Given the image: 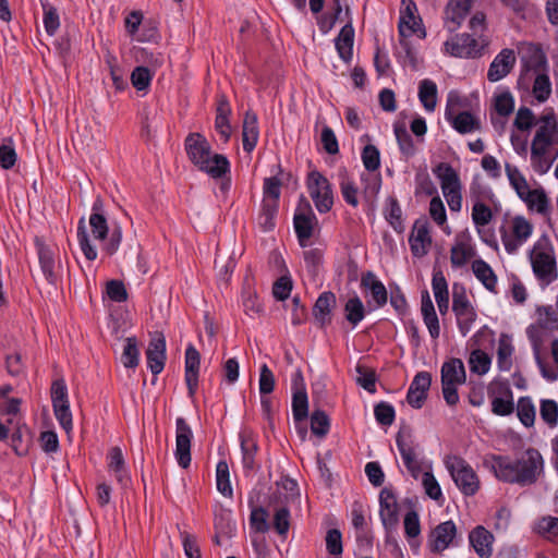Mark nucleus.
I'll return each mask as SVG.
<instances>
[{
	"label": "nucleus",
	"mask_w": 558,
	"mask_h": 558,
	"mask_svg": "<svg viewBox=\"0 0 558 558\" xmlns=\"http://www.w3.org/2000/svg\"><path fill=\"white\" fill-rule=\"evenodd\" d=\"M122 238V228L118 222H112L109 226L102 211V202L99 198L93 203L88 225H86L84 218L78 220V245L83 255L89 262L95 260L98 256L94 242L101 244V251L105 255L112 256L119 251Z\"/></svg>",
	"instance_id": "nucleus-1"
},
{
	"label": "nucleus",
	"mask_w": 558,
	"mask_h": 558,
	"mask_svg": "<svg viewBox=\"0 0 558 558\" xmlns=\"http://www.w3.org/2000/svg\"><path fill=\"white\" fill-rule=\"evenodd\" d=\"M558 158V120L553 109L539 117L530 146V166L537 174L547 173Z\"/></svg>",
	"instance_id": "nucleus-2"
},
{
	"label": "nucleus",
	"mask_w": 558,
	"mask_h": 558,
	"mask_svg": "<svg viewBox=\"0 0 558 558\" xmlns=\"http://www.w3.org/2000/svg\"><path fill=\"white\" fill-rule=\"evenodd\" d=\"M184 147L190 161L210 178L221 179L230 172V162L227 157L214 154L210 144L202 134H189L185 138Z\"/></svg>",
	"instance_id": "nucleus-3"
},
{
	"label": "nucleus",
	"mask_w": 558,
	"mask_h": 558,
	"mask_svg": "<svg viewBox=\"0 0 558 558\" xmlns=\"http://www.w3.org/2000/svg\"><path fill=\"white\" fill-rule=\"evenodd\" d=\"M529 257L533 274L541 284L548 286L558 278L555 251L547 238L534 243Z\"/></svg>",
	"instance_id": "nucleus-4"
},
{
	"label": "nucleus",
	"mask_w": 558,
	"mask_h": 558,
	"mask_svg": "<svg viewBox=\"0 0 558 558\" xmlns=\"http://www.w3.org/2000/svg\"><path fill=\"white\" fill-rule=\"evenodd\" d=\"M442 44L441 52L446 56L460 59H476L485 53L489 45L486 35L475 37L470 33H452Z\"/></svg>",
	"instance_id": "nucleus-5"
},
{
	"label": "nucleus",
	"mask_w": 558,
	"mask_h": 558,
	"mask_svg": "<svg viewBox=\"0 0 558 558\" xmlns=\"http://www.w3.org/2000/svg\"><path fill=\"white\" fill-rule=\"evenodd\" d=\"M444 464L456 486L464 496H474L480 490V477L463 458L449 454L445 457Z\"/></svg>",
	"instance_id": "nucleus-6"
},
{
	"label": "nucleus",
	"mask_w": 558,
	"mask_h": 558,
	"mask_svg": "<svg viewBox=\"0 0 558 558\" xmlns=\"http://www.w3.org/2000/svg\"><path fill=\"white\" fill-rule=\"evenodd\" d=\"M440 376L441 390L446 403L450 407L457 405L460 400L458 387L466 381L463 362L460 359L446 361L441 366Z\"/></svg>",
	"instance_id": "nucleus-7"
},
{
	"label": "nucleus",
	"mask_w": 558,
	"mask_h": 558,
	"mask_svg": "<svg viewBox=\"0 0 558 558\" xmlns=\"http://www.w3.org/2000/svg\"><path fill=\"white\" fill-rule=\"evenodd\" d=\"M439 180L442 194L451 211H460L462 208V184L458 172L447 162H440L433 169Z\"/></svg>",
	"instance_id": "nucleus-8"
},
{
	"label": "nucleus",
	"mask_w": 558,
	"mask_h": 558,
	"mask_svg": "<svg viewBox=\"0 0 558 558\" xmlns=\"http://www.w3.org/2000/svg\"><path fill=\"white\" fill-rule=\"evenodd\" d=\"M502 245L508 254H515L531 238L532 223L522 216H515L504 222L499 229Z\"/></svg>",
	"instance_id": "nucleus-9"
},
{
	"label": "nucleus",
	"mask_w": 558,
	"mask_h": 558,
	"mask_svg": "<svg viewBox=\"0 0 558 558\" xmlns=\"http://www.w3.org/2000/svg\"><path fill=\"white\" fill-rule=\"evenodd\" d=\"M452 312L460 333L466 336L477 319V313L462 284L452 286Z\"/></svg>",
	"instance_id": "nucleus-10"
},
{
	"label": "nucleus",
	"mask_w": 558,
	"mask_h": 558,
	"mask_svg": "<svg viewBox=\"0 0 558 558\" xmlns=\"http://www.w3.org/2000/svg\"><path fill=\"white\" fill-rule=\"evenodd\" d=\"M526 336L531 343L534 360L539 368L541 375L548 381L558 379V369L553 368L542 357L544 344L548 340L549 332L547 328L541 324H532L526 328Z\"/></svg>",
	"instance_id": "nucleus-11"
},
{
	"label": "nucleus",
	"mask_w": 558,
	"mask_h": 558,
	"mask_svg": "<svg viewBox=\"0 0 558 558\" xmlns=\"http://www.w3.org/2000/svg\"><path fill=\"white\" fill-rule=\"evenodd\" d=\"M306 187L316 209L320 214L328 213L333 205V193L328 179L319 171L312 170L306 178Z\"/></svg>",
	"instance_id": "nucleus-12"
},
{
	"label": "nucleus",
	"mask_w": 558,
	"mask_h": 558,
	"mask_svg": "<svg viewBox=\"0 0 558 558\" xmlns=\"http://www.w3.org/2000/svg\"><path fill=\"white\" fill-rule=\"evenodd\" d=\"M519 485L534 484L544 471V459L538 450L527 448L515 459Z\"/></svg>",
	"instance_id": "nucleus-13"
},
{
	"label": "nucleus",
	"mask_w": 558,
	"mask_h": 558,
	"mask_svg": "<svg viewBox=\"0 0 558 558\" xmlns=\"http://www.w3.org/2000/svg\"><path fill=\"white\" fill-rule=\"evenodd\" d=\"M398 32L403 39L414 35L421 39L426 37V29L413 0H401Z\"/></svg>",
	"instance_id": "nucleus-14"
},
{
	"label": "nucleus",
	"mask_w": 558,
	"mask_h": 558,
	"mask_svg": "<svg viewBox=\"0 0 558 558\" xmlns=\"http://www.w3.org/2000/svg\"><path fill=\"white\" fill-rule=\"evenodd\" d=\"M294 230L301 246H307L311 238L318 227V220L311 204L302 198L295 209L293 217Z\"/></svg>",
	"instance_id": "nucleus-15"
},
{
	"label": "nucleus",
	"mask_w": 558,
	"mask_h": 558,
	"mask_svg": "<svg viewBox=\"0 0 558 558\" xmlns=\"http://www.w3.org/2000/svg\"><path fill=\"white\" fill-rule=\"evenodd\" d=\"M522 73L519 83L525 82L531 74L548 70L546 56L538 45L524 43L519 47Z\"/></svg>",
	"instance_id": "nucleus-16"
},
{
	"label": "nucleus",
	"mask_w": 558,
	"mask_h": 558,
	"mask_svg": "<svg viewBox=\"0 0 558 558\" xmlns=\"http://www.w3.org/2000/svg\"><path fill=\"white\" fill-rule=\"evenodd\" d=\"M457 534L458 530L453 521L441 522L429 532L427 547L432 553L441 554L454 545Z\"/></svg>",
	"instance_id": "nucleus-17"
},
{
	"label": "nucleus",
	"mask_w": 558,
	"mask_h": 558,
	"mask_svg": "<svg viewBox=\"0 0 558 558\" xmlns=\"http://www.w3.org/2000/svg\"><path fill=\"white\" fill-rule=\"evenodd\" d=\"M476 255L473 238L468 230L456 234L450 248V263L452 268L464 267Z\"/></svg>",
	"instance_id": "nucleus-18"
},
{
	"label": "nucleus",
	"mask_w": 558,
	"mask_h": 558,
	"mask_svg": "<svg viewBox=\"0 0 558 558\" xmlns=\"http://www.w3.org/2000/svg\"><path fill=\"white\" fill-rule=\"evenodd\" d=\"M475 0H448L442 14L444 27L456 33L470 14Z\"/></svg>",
	"instance_id": "nucleus-19"
},
{
	"label": "nucleus",
	"mask_w": 558,
	"mask_h": 558,
	"mask_svg": "<svg viewBox=\"0 0 558 558\" xmlns=\"http://www.w3.org/2000/svg\"><path fill=\"white\" fill-rule=\"evenodd\" d=\"M193 432L183 417L175 420V451L174 456L178 464L186 469L191 464V441Z\"/></svg>",
	"instance_id": "nucleus-20"
},
{
	"label": "nucleus",
	"mask_w": 558,
	"mask_h": 558,
	"mask_svg": "<svg viewBox=\"0 0 558 558\" xmlns=\"http://www.w3.org/2000/svg\"><path fill=\"white\" fill-rule=\"evenodd\" d=\"M396 444L405 468L414 478H418L422 473V465L417 459L416 448L413 444L410 430H399L396 437Z\"/></svg>",
	"instance_id": "nucleus-21"
},
{
	"label": "nucleus",
	"mask_w": 558,
	"mask_h": 558,
	"mask_svg": "<svg viewBox=\"0 0 558 558\" xmlns=\"http://www.w3.org/2000/svg\"><path fill=\"white\" fill-rule=\"evenodd\" d=\"M379 517L387 532L393 531L399 523V507L397 497L389 488L381 489L379 494Z\"/></svg>",
	"instance_id": "nucleus-22"
},
{
	"label": "nucleus",
	"mask_w": 558,
	"mask_h": 558,
	"mask_svg": "<svg viewBox=\"0 0 558 558\" xmlns=\"http://www.w3.org/2000/svg\"><path fill=\"white\" fill-rule=\"evenodd\" d=\"M409 243L415 257H423L428 253L432 245V235L426 219H418L414 222Z\"/></svg>",
	"instance_id": "nucleus-23"
},
{
	"label": "nucleus",
	"mask_w": 558,
	"mask_h": 558,
	"mask_svg": "<svg viewBox=\"0 0 558 558\" xmlns=\"http://www.w3.org/2000/svg\"><path fill=\"white\" fill-rule=\"evenodd\" d=\"M486 463L499 481L510 484H519L515 460H512L508 456L493 454Z\"/></svg>",
	"instance_id": "nucleus-24"
},
{
	"label": "nucleus",
	"mask_w": 558,
	"mask_h": 558,
	"mask_svg": "<svg viewBox=\"0 0 558 558\" xmlns=\"http://www.w3.org/2000/svg\"><path fill=\"white\" fill-rule=\"evenodd\" d=\"M432 384V376L428 372L417 373L407 393L408 403L414 409H421L427 398V392Z\"/></svg>",
	"instance_id": "nucleus-25"
},
{
	"label": "nucleus",
	"mask_w": 558,
	"mask_h": 558,
	"mask_svg": "<svg viewBox=\"0 0 558 558\" xmlns=\"http://www.w3.org/2000/svg\"><path fill=\"white\" fill-rule=\"evenodd\" d=\"M345 25L340 29L339 35L335 39L337 52L345 63H349L353 57L354 28L352 17L350 16V8H345Z\"/></svg>",
	"instance_id": "nucleus-26"
},
{
	"label": "nucleus",
	"mask_w": 558,
	"mask_h": 558,
	"mask_svg": "<svg viewBox=\"0 0 558 558\" xmlns=\"http://www.w3.org/2000/svg\"><path fill=\"white\" fill-rule=\"evenodd\" d=\"M515 64V54L512 49H502L492 61L487 80L489 82H498L507 76Z\"/></svg>",
	"instance_id": "nucleus-27"
},
{
	"label": "nucleus",
	"mask_w": 558,
	"mask_h": 558,
	"mask_svg": "<svg viewBox=\"0 0 558 558\" xmlns=\"http://www.w3.org/2000/svg\"><path fill=\"white\" fill-rule=\"evenodd\" d=\"M147 367L154 375L162 372L166 362V340L165 337L158 335L154 337L146 350Z\"/></svg>",
	"instance_id": "nucleus-28"
},
{
	"label": "nucleus",
	"mask_w": 558,
	"mask_h": 558,
	"mask_svg": "<svg viewBox=\"0 0 558 558\" xmlns=\"http://www.w3.org/2000/svg\"><path fill=\"white\" fill-rule=\"evenodd\" d=\"M495 537L484 526L474 527L469 534V542L480 558H490Z\"/></svg>",
	"instance_id": "nucleus-29"
},
{
	"label": "nucleus",
	"mask_w": 558,
	"mask_h": 558,
	"mask_svg": "<svg viewBox=\"0 0 558 558\" xmlns=\"http://www.w3.org/2000/svg\"><path fill=\"white\" fill-rule=\"evenodd\" d=\"M199 364V352L193 344H189L185 350V383L190 396H194L198 387Z\"/></svg>",
	"instance_id": "nucleus-30"
},
{
	"label": "nucleus",
	"mask_w": 558,
	"mask_h": 558,
	"mask_svg": "<svg viewBox=\"0 0 558 558\" xmlns=\"http://www.w3.org/2000/svg\"><path fill=\"white\" fill-rule=\"evenodd\" d=\"M519 84L525 86L532 84V95L539 104L545 102L551 95V82L548 70L533 73L525 82Z\"/></svg>",
	"instance_id": "nucleus-31"
},
{
	"label": "nucleus",
	"mask_w": 558,
	"mask_h": 558,
	"mask_svg": "<svg viewBox=\"0 0 558 558\" xmlns=\"http://www.w3.org/2000/svg\"><path fill=\"white\" fill-rule=\"evenodd\" d=\"M108 471L112 473L114 478L122 486L130 483V474L125 465V460L122 450L119 447H112L107 454Z\"/></svg>",
	"instance_id": "nucleus-32"
},
{
	"label": "nucleus",
	"mask_w": 558,
	"mask_h": 558,
	"mask_svg": "<svg viewBox=\"0 0 558 558\" xmlns=\"http://www.w3.org/2000/svg\"><path fill=\"white\" fill-rule=\"evenodd\" d=\"M471 269L475 278L486 290L494 294L498 293V278L488 263L482 258L474 259L471 264Z\"/></svg>",
	"instance_id": "nucleus-33"
},
{
	"label": "nucleus",
	"mask_w": 558,
	"mask_h": 558,
	"mask_svg": "<svg viewBox=\"0 0 558 558\" xmlns=\"http://www.w3.org/2000/svg\"><path fill=\"white\" fill-rule=\"evenodd\" d=\"M361 287L371 294L376 307H383L387 303V289L373 272L368 271L362 276Z\"/></svg>",
	"instance_id": "nucleus-34"
},
{
	"label": "nucleus",
	"mask_w": 558,
	"mask_h": 558,
	"mask_svg": "<svg viewBox=\"0 0 558 558\" xmlns=\"http://www.w3.org/2000/svg\"><path fill=\"white\" fill-rule=\"evenodd\" d=\"M258 138H259V129H258L257 116L252 111H247L245 113L244 120H243V130H242L243 149L246 153L253 151L257 145Z\"/></svg>",
	"instance_id": "nucleus-35"
},
{
	"label": "nucleus",
	"mask_w": 558,
	"mask_h": 558,
	"mask_svg": "<svg viewBox=\"0 0 558 558\" xmlns=\"http://www.w3.org/2000/svg\"><path fill=\"white\" fill-rule=\"evenodd\" d=\"M231 113L230 105L225 96H221L217 105V113L215 119V130L223 143H227L231 136V125L229 116Z\"/></svg>",
	"instance_id": "nucleus-36"
},
{
	"label": "nucleus",
	"mask_w": 558,
	"mask_h": 558,
	"mask_svg": "<svg viewBox=\"0 0 558 558\" xmlns=\"http://www.w3.org/2000/svg\"><path fill=\"white\" fill-rule=\"evenodd\" d=\"M241 451H242V463L245 472L254 471L255 456L257 452V441L254 435L250 432H243L240 434Z\"/></svg>",
	"instance_id": "nucleus-37"
},
{
	"label": "nucleus",
	"mask_w": 558,
	"mask_h": 558,
	"mask_svg": "<svg viewBox=\"0 0 558 558\" xmlns=\"http://www.w3.org/2000/svg\"><path fill=\"white\" fill-rule=\"evenodd\" d=\"M393 133L398 143L400 153L405 159L413 157L416 153L415 144L407 130L404 121L393 123Z\"/></svg>",
	"instance_id": "nucleus-38"
},
{
	"label": "nucleus",
	"mask_w": 558,
	"mask_h": 558,
	"mask_svg": "<svg viewBox=\"0 0 558 558\" xmlns=\"http://www.w3.org/2000/svg\"><path fill=\"white\" fill-rule=\"evenodd\" d=\"M336 304V296L332 292L322 293L314 305V316L322 327L330 323L331 308Z\"/></svg>",
	"instance_id": "nucleus-39"
},
{
	"label": "nucleus",
	"mask_w": 558,
	"mask_h": 558,
	"mask_svg": "<svg viewBox=\"0 0 558 558\" xmlns=\"http://www.w3.org/2000/svg\"><path fill=\"white\" fill-rule=\"evenodd\" d=\"M445 118L461 134L472 133L480 129L478 119L468 111L452 113V116Z\"/></svg>",
	"instance_id": "nucleus-40"
},
{
	"label": "nucleus",
	"mask_w": 558,
	"mask_h": 558,
	"mask_svg": "<svg viewBox=\"0 0 558 558\" xmlns=\"http://www.w3.org/2000/svg\"><path fill=\"white\" fill-rule=\"evenodd\" d=\"M514 347L508 335L502 333L498 340L497 365L501 372H509L512 367Z\"/></svg>",
	"instance_id": "nucleus-41"
},
{
	"label": "nucleus",
	"mask_w": 558,
	"mask_h": 558,
	"mask_svg": "<svg viewBox=\"0 0 558 558\" xmlns=\"http://www.w3.org/2000/svg\"><path fill=\"white\" fill-rule=\"evenodd\" d=\"M530 210L541 215H546L549 210L548 197L543 189H530L527 193L521 197Z\"/></svg>",
	"instance_id": "nucleus-42"
},
{
	"label": "nucleus",
	"mask_w": 558,
	"mask_h": 558,
	"mask_svg": "<svg viewBox=\"0 0 558 558\" xmlns=\"http://www.w3.org/2000/svg\"><path fill=\"white\" fill-rule=\"evenodd\" d=\"M418 99L427 112H433L437 105V85L429 78L422 80L418 85Z\"/></svg>",
	"instance_id": "nucleus-43"
},
{
	"label": "nucleus",
	"mask_w": 558,
	"mask_h": 558,
	"mask_svg": "<svg viewBox=\"0 0 558 558\" xmlns=\"http://www.w3.org/2000/svg\"><path fill=\"white\" fill-rule=\"evenodd\" d=\"M505 171L511 187L520 198L523 197V195L531 189L524 174L517 166L509 162L505 163Z\"/></svg>",
	"instance_id": "nucleus-44"
},
{
	"label": "nucleus",
	"mask_w": 558,
	"mask_h": 558,
	"mask_svg": "<svg viewBox=\"0 0 558 558\" xmlns=\"http://www.w3.org/2000/svg\"><path fill=\"white\" fill-rule=\"evenodd\" d=\"M345 319L355 328L365 317V306L362 300L354 295L344 305Z\"/></svg>",
	"instance_id": "nucleus-45"
},
{
	"label": "nucleus",
	"mask_w": 558,
	"mask_h": 558,
	"mask_svg": "<svg viewBox=\"0 0 558 558\" xmlns=\"http://www.w3.org/2000/svg\"><path fill=\"white\" fill-rule=\"evenodd\" d=\"M428 213L430 218L435 221V223L441 227L442 231L449 235L451 233V229L447 225L446 208L441 198L438 195L434 196L430 199Z\"/></svg>",
	"instance_id": "nucleus-46"
},
{
	"label": "nucleus",
	"mask_w": 558,
	"mask_h": 558,
	"mask_svg": "<svg viewBox=\"0 0 558 558\" xmlns=\"http://www.w3.org/2000/svg\"><path fill=\"white\" fill-rule=\"evenodd\" d=\"M517 415L525 427H532L535 423L536 409L530 397H521L517 403Z\"/></svg>",
	"instance_id": "nucleus-47"
},
{
	"label": "nucleus",
	"mask_w": 558,
	"mask_h": 558,
	"mask_svg": "<svg viewBox=\"0 0 558 558\" xmlns=\"http://www.w3.org/2000/svg\"><path fill=\"white\" fill-rule=\"evenodd\" d=\"M534 531L539 536L555 541L558 538V518L547 515L538 519L534 524Z\"/></svg>",
	"instance_id": "nucleus-48"
},
{
	"label": "nucleus",
	"mask_w": 558,
	"mask_h": 558,
	"mask_svg": "<svg viewBox=\"0 0 558 558\" xmlns=\"http://www.w3.org/2000/svg\"><path fill=\"white\" fill-rule=\"evenodd\" d=\"M217 489L225 497L232 498L233 489L230 483L229 465L225 460L217 463L216 466Z\"/></svg>",
	"instance_id": "nucleus-49"
},
{
	"label": "nucleus",
	"mask_w": 558,
	"mask_h": 558,
	"mask_svg": "<svg viewBox=\"0 0 558 558\" xmlns=\"http://www.w3.org/2000/svg\"><path fill=\"white\" fill-rule=\"evenodd\" d=\"M242 305L246 315L255 317L260 314L263 306L255 290L245 286L242 291Z\"/></svg>",
	"instance_id": "nucleus-50"
},
{
	"label": "nucleus",
	"mask_w": 558,
	"mask_h": 558,
	"mask_svg": "<svg viewBox=\"0 0 558 558\" xmlns=\"http://www.w3.org/2000/svg\"><path fill=\"white\" fill-rule=\"evenodd\" d=\"M292 413L296 422L304 421L308 415L307 393L304 388L295 389L293 392Z\"/></svg>",
	"instance_id": "nucleus-51"
},
{
	"label": "nucleus",
	"mask_w": 558,
	"mask_h": 558,
	"mask_svg": "<svg viewBox=\"0 0 558 558\" xmlns=\"http://www.w3.org/2000/svg\"><path fill=\"white\" fill-rule=\"evenodd\" d=\"M538 118L527 107H520L513 120V126L521 132H529L533 126L537 129Z\"/></svg>",
	"instance_id": "nucleus-52"
},
{
	"label": "nucleus",
	"mask_w": 558,
	"mask_h": 558,
	"mask_svg": "<svg viewBox=\"0 0 558 558\" xmlns=\"http://www.w3.org/2000/svg\"><path fill=\"white\" fill-rule=\"evenodd\" d=\"M494 108L501 117H508L514 110V98L508 89H502L494 96Z\"/></svg>",
	"instance_id": "nucleus-53"
},
{
	"label": "nucleus",
	"mask_w": 558,
	"mask_h": 558,
	"mask_svg": "<svg viewBox=\"0 0 558 558\" xmlns=\"http://www.w3.org/2000/svg\"><path fill=\"white\" fill-rule=\"evenodd\" d=\"M121 362L126 368H135L138 365L140 350L135 338L130 337L125 339Z\"/></svg>",
	"instance_id": "nucleus-54"
},
{
	"label": "nucleus",
	"mask_w": 558,
	"mask_h": 558,
	"mask_svg": "<svg viewBox=\"0 0 558 558\" xmlns=\"http://www.w3.org/2000/svg\"><path fill=\"white\" fill-rule=\"evenodd\" d=\"M492 219L493 213L489 206L481 201L475 202L472 207V221L478 233H481V228L487 226Z\"/></svg>",
	"instance_id": "nucleus-55"
},
{
	"label": "nucleus",
	"mask_w": 558,
	"mask_h": 558,
	"mask_svg": "<svg viewBox=\"0 0 558 558\" xmlns=\"http://www.w3.org/2000/svg\"><path fill=\"white\" fill-rule=\"evenodd\" d=\"M38 257L44 276L50 283H54L57 277L54 274V258L52 252L45 246H40Z\"/></svg>",
	"instance_id": "nucleus-56"
},
{
	"label": "nucleus",
	"mask_w": 558,
	"mask_h": 558,
	"mask_svg": "<svg viewBox=\"0 0 558 558\" xmlns=\"http://www.w3.org/2000/svg\"><path fill=\"white\" fill-rule=\"evenodd\" d=\"M490 357L482 350H474L469 357L470 369L478 375L486 374L490 368Z\"/></svg>",
	"instance_id": "nucleus-57"
},
{
	"label": "nucleus",
	"mask_w": 558,
	"mask_h": 558,
	"mask_svg": "<svg viewBox=\"0 0 558 558\" xmlns=\"http://www.w3.org/2000/svg\"><path fill=\"white\" fill-rule=\"evenodd\" d=\"M278 211V204L272 202L263 201L262 210L258 221L264 231H269L275 227V217Z\"/></svg>",
	"instance_id": "nucleus-58"
},
{
	"label": "nucleus",
	"mask_w": 558,
	"mask_h": 558,
	"mask_svg": "<svg viewBox=\"0 0 558 558\" xmlns=\"http://www.w3.org/2000/svg\"><path fill=\"white\" fill-rule=\"evenodd\" d=\"M330 429V421L328 415L320 410L313 412L311 416V430L318 437H325Z\"/></svg>",
	"instance_id": "nucleus-59"
},
{
	"label": "nucleus",
	"mask_w": 558,
	"mask_h": 558,
	"mask_svg": "<svg viewBox=\"0 0 558 558\" xmlns=\"http://www.w3.org/2000/svg\"><path fill=\"white\" fill-rule=\"evenodd\" d=\"M513 410L514 404L512 400V392L510 389H507L506 397H495L492 400V411L496 415L507 416L511 414Z\"/></svg>",
	"instance_id": "nucleus-60"
},
{
	"label": "nucleus",
	"mask_w": 558,
	"mask_h": 558,
	"mask_svg": "<svg viewBox=\"0 0 558 558\" xmlns=\"http://www.w3.org/2000/svg\"><path fill=\"white\" fill-rule=\"evenodd\" d=\"M154 73L148 66H136L131 74L132 85L137 90H145L149 87Z\"/></svg>",
	"instance_id": "nucleus-61"
},
{
	"label": "nucleus",
	"mask_w": 558,
	"mask_h": 558,
	"mask_svg": "<svg viewBox=\"0 0 558 558\" xmlns=\"http://www.w3.org/2000/svg\"><path fill=\"white\" fill-rule=\"evenodd\" d=\"M385 217L391 227L398 231H403V223L401 218V208L395 198H389L385 208Z\"/></svg>",
	"instance_id": "nucleus-62"
},
{
	"label": "nucleus",
	"mask_w": 558,
	"mask_h": 558,
	"mask_svg": "<svg viewBox=\"0 0 558 558\" xmlns=\"http://www.w3.org/2000/svg\"><path fill=\"white\" fill-rule=\"evenodd\" d=\"M44 9V27L49 36H53L60 27V17L54 7L45 3Z\"/></svg>",
	"instance_id": "nucleus-63"
},
{
	"label": "nucleus",
	"mask_w": 558,
	"mask_h": 558,
	"mask_svg": "<svg viewBox=\"0 0 558 558\" xmlns=\"http://www.w3.org/2000/svg\"><path fill=\"white\" fill-rule=\"evenodd\" d=\"M539 414L542 420L549 426L555 427L558 423V404L551 399L541 401Z\"/></svg>",
	"instance_id": "nucleus-64"
}]
</instances>
